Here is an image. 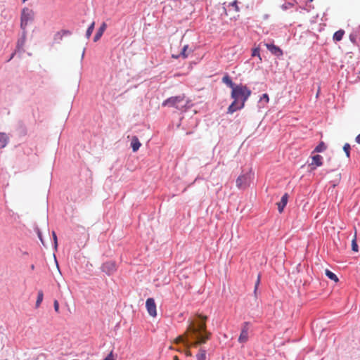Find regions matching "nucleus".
Here are the masks:
<instances>
[{
    "label": "nucleus",
    "instance_id": "nucleus-1",
    "mask_svg": "<svg viewBox=\"0 0 360 360\" xmlns=\"http://www.w3.org/2000/svg\"><path fill=\"white\" fill-rule=\"evenodd\" d=\"M198 318L200 321L191 322L185 334L174 340L176 344L184 343L188 348L196 347L210 338L211 333L206 330L207 316L199 315Z\"/></svg>",
    "mask_w": 360,
    "mask_h": 360
},
{
    "label": "nucleus",
    "instance_id": "nucleus-2",
    "mask_svg": "<svg viewBox=\"0 0 360 360\" xmlns=\"http://www.w3.org/2000/svg\"><path fill=\"white\" fill-rule=\"evenodd\" d=\"M250 95L251 90L245 85L239 84L234 87L231 94L233 101L229 106L227 113L233 114L236 110L243 108Z\"/></svg>",
    "mask_w": 360,
    "mask_h": 360
},
{
    "label": "nucleus",
    "instance_id": "nucleus-3",
    "mask_svg": "<svg viewBox=\"0 0 360 360\" xmlns=\"http://www.w3.org/2000/svg\"><path fill=\"white\" fill-rule=\"evenodd\" d=\"M162 105L163 107L174 108L179 111L185 112L192 106V104L191 101L184 94H181L166 99L162 102Z\"/></svg>",
    "mask_w": 360,
    "mask_h": 360
},
{
    "label": "nucleus",
    "instance_id": "nucleus-4",
    "mask_svg": "<svg viewBox=\"0 0 360 360\" xmlns=\"http://www.w3.org/2000/svg\"><path fill=\"white\" fill-rule=\"evenodd\" d=\"M33 13L29 8H24L21 14V27L25 29L28 22L32 20Z\"/></svg>",
    "mask_w": 360,
    "mask_h": 360
},
{
    "label": "nucleus",
    "instance_id": "nucleus-5",
    "mask_svg": "<svg viewBox=\"0 0 360 360\" xmlns=\"http://www.w3.org/2000/svg\"><path fill=\"white\" fill-rule=\"evenodd\" d=\"M146 307L150 316L155 317L157 316L156 304L153 298H148L146 302Z\"/></svg>",
    "mask_w": 360,
    "mask_h": 360
},
{
    "label": "nucleus",
    "instance_id": "nucleus-6",
    "mask_svg": "<svg viewBox=\"0 0 360 360\" xmlns=\"http://www.w3.org/2000/svg\"><path fill=\"white\" fill-rule=\"evenodd\" d=\"M264 46L272 54L278 57H280L283 54V51L278 46L274 45V44L265 43Z\"/></svg>",
    "mask_w": 360,
    "mask_h": 360
},
{
    "label": "nucleus",
    "instance_id": "nucleus-7",
    "mask_svg": "<svg viewBox=\"0 0 360 360\" xmlns=\"http://www.w3.org/2000/svg\"><path fill=\"white\" fill-rule=\"evenodd\" d=\"M236 186L239 189H242L246 187L248 185V176L246 175H240L236 179Z\"/></svg>",
    "mask_w": 360,
    "mask_h": 360
},
{
    "label": "nucleus",
    "instance_id": "nucleus-8",
    "mask_svg": "<svg viewBox=\"0 0 360 360\" xmlns=\"http://www.w3.org/2000/svg\"><path fill=\"white\" fill-rule=\"evenodd\" d=\"M248 340V328L247 327V323L243 326L242 330L240 332V336L238 338V342L240 343H245Z\"/></svg>",
    "mask_w": 360,
    "mask_h": 360
},
{
    "label": "nucleus",
    "instance_id": "nucleus-9",
    "mask_svg": "<svg viewBox=\"0 0 360 360\" xmlns=\"http://www.w3.org/2000/svg\"><path fill=\"white\" fill-rule=\"evenodd\" d=\"M288 200V194L285 193L282 196L281 201L277 203L278 210L280 213H281L283 211L284 207L287 205Z\"/></svg>",
    "mask_w": 360,
    "mask_h": 360
},
{
    "label": "nucleus",
    "instance_id": "nucleus-10",
    "mask_svg": "<svg viewBox=\"0 0 360 360\" xmlns=\"http://www.w3.org/2000/svg\"><path fill=\"white\" fill-rule=\"evenodd\" d=\"M103 271L110 274L116 270L115 264L113 262H106L102 266Z\"/></svg>",
    "mask_w": 360,
    "mask_h": 360
},
{
    "label": "nucleus",
    "instance_id": "nucleus-11",
    "mask_svg": "<svg viewBox=\"0 0 360 360\" xmlns=\"http://www.w3.org/2000/svg\"><path fill=\"white\" fill-rule=\"evenodd\" d=\"M106 27H107L106 23L103 22L102 25H101V27H99V29L97 30V32L94 37V41L95 42L98 41L101 39L103 32L106 30Z\"/></svg>",
    "mask_w": 360,
    "mask_h": 360
},
{
    "label": "nucleus",
    "instance_id": "nucleus-12",
    "mask_svg": "<svg viewBox=\"0 0 360 360\" xmlns=\"http://www.w3.org/2000/svg\"><path fill=\"white\" fill-rule=\"evenodd\" d=\"M312 162L311 165H315L313 169H315L316 167H320L323 165V157L320 155H315L312 158Z\"/></svg>",
    "mask_w": 360,
    "mask_h": 360
},
{
    "label": "nucleus",
    "instance_id": "nucleus-13",
    "mask_svg": "<svg viewBox=\"0 0 360 360\" xmlns=\"http://www.w3.org/2000/svg\"><path fill=\"white\" fill-rule=\"evenodd\" d=\"M141 143H140L137 136H133L131 138V147L134 152H136L141 147Z\"/></svg>",
    "mask_w": 360,
    "mask_h": 360
},
{
    "label": "nucleus",
    "instance_id": "nucleus-14",
    "mask_svg": "<svg viewBox=\"0 0 360 360\" xmlns=\"http://www.w3.org/2000/svg\"><path fill=\"white\" fill-rule=\"evenodd\" d=\"M8 141V137L6 134L0 132V149L6 147Z\"/></svg>",
    "mask_w": 360,
    "mask_h": 360
},
{
    "label": "nucleus",
    "instance_id": "nucleus-15",
    "mask_svg": "<svg viewBox=\"0 0 360 360\" xmlns=\"http://www.w3.org/2000/svg\"><path fill=\"white\" fill-rule=\"evenodd\" d=\"M222 82L224 84H226L228 86L231 88L232 90L234 89V87L237 86L232 82L231 79L229 75L224 76L222 78Z\"/></svg>",
    "mask_w": 360,
    "mask_h": 360
},
{
    "label": "nucleus",
    "instance_id": "nucleus-16",
    "mask_svg": "<svg viewBox=\"0 0 360 360\" xmlns=\"http://www.w3.org/2000/svg\"><path fill=\"white\" fill-rule=\"evenodd\" d=\"M345 34V31L342 30H340L335 32L333 34V40L336 41H340L342 40L343 36Z\"/></svg>",
    "mask_w": 360,
    "mask_h": 360
},
{
    "label": "nucleus",
    "instance_id": "nucleus-17",
    "mask_svg": "<svg viewBox=\"0 0 360 360\" xmlns=\"http://www.w3.org/2000/svg\"><path fill=\"white\" fill-rule=\"evenodd\" d=\"M197 360H206V350L204 349H200L198 354H196Z\"/></svg>",
    "mask_w": 360,
    "mask_h": 360
},
{
    "label": "nucleus",
    "instance_id": "nucleus-18",
    "mask_svg": "<svg viewBox=\"0 0 360 360\" xmlns=\"http://www.w3.org/2000/svg\"><path fill=\"white\" fill-rule=\"evenodd\" d=\"M326 275L330 279L334 281L335 283L338 282L339 279L338 276L328 269H326Z\"/></svg>",
    "mask_w": 360,
    "mask_h": 360
},
{
    "label": "nucleus",
    "instance_id": "nucleus-19",
    "mask_svg": "<svg viewBox=\"0 0 360 360\" xmlns=\"http://www.w3.org/2000/svg\"><path fill=\"white\" fill-rule=\"evenodd\" d=\"M326 149V146L321 141L314 150L313 153H321Z\"/></svg>",
    "mask_w": 360,
    "mask_h": 360
},
{
    "label": "nucleus",
    "instance_id": "nucleus-20",
    "mask_svg": "<svg viewBox=\"0 0 360 360\" xmlns=\"http://www.w3.org/2000/svg\"><path fill=\"white\" fill-rule=\"evenodd\" d=\"M352 250L354 252H358L359 251L358 245H357V243H356V231H355V233H354V238H353V239L352 240Z\"/></svg>",
    "mask_w": 360,
    "mask_h": 360
},
{
    "label": "nucleus",
    "instance_id": "nucleus-21",
    "mask_svg": "<svg viewBox=\"0 0 360 360\" xmlns=\"http://www.w3.org/2000/svg\"><path fill=\"white\" fill-rule=\"evenodd\" d=\"M43 298H44V294H43L42 290H39L38 295H37V299L36 301V307L37 308L39 307V305L41 304V302L43 301Z\"/></svg>",
    "mask_w": 360,
    "mask_h": 360
},
{
    "label": "nucleus",
    "instance_id": "nucleus-22",
    "mask_svg": "<svg viewBox=\"0 0 360 360\" xmlns=\"http://www.w3.org/2000/svg\"><path fill=\"white\" fill-rule=\"evenodd\" d=\"M95 26V22H92V23L90 25V26L88 27L86 32V38H89L94 31Z\"/></svg>",
    "mask_w": 360,
    "mask_h": 360
},
{
    "label": "nucleus",
    "instance_id": "nucleus-23",
    "mask_svg": "<svg viewBox=\"0 0 360 360\" xmlns=\"http://www.w3.org/2000/svg\"><path fill=\"white\" fill-rule=\"evenodd\" d=\"M188 45L184 46L179 56H182L183 58H186L188 56L187 53Z\"/></svg>",
    "mask_w": 360,
    "mask_h": 360
},
{
    "label": "nucleus",
    "instance_id": "nucleus-24",
    "mask_svg": "<svg viewBox=\"0 0 360 360\" xmlns=\"http://www.w3.org/2000/svg\"><path fill=\"white\" fill-rule=\"evenodd\" d=\"M343 150L345 151L347 158L350 156V145L346 143L343 146Z\"/></svg>",
    "mask_w": 360,
    "mask_h": 360
},
{
    "label": "nucleus",
    "instance_id": "nucleus-25",
    "mask_svg": "<svg viewBox=\"0 0 360 360\" xmlns=\"http://www.w3.org/2000/svg\"><path fill=\"white\" fill-rule=\"evenodd\" d=\"M252 56H253V57L258 56L259 58V60H262V58L260 57V54H259V48H255L252 50Z\"/></svg>",
    "mask_w": 360,
    "mask_h": 360
},
{
    "label": "nucleus",
    "instance_id": "nucleus-26",
    "mask_svg": "<svg viewBox=\"0 0 360 360\" xmlns=\"http://www.w3.org/2000/svg\"><path fill=\"white\" fill-rule=\"evenodd\" d=\"M53 307H54V309H55L56 312L58 313L59 312V303L56 300H54V302H53Z\"/></svg>",
    "mask_w": 360,
    "mask_h": 360
},
{
    "label": "nucleus",
    "instance_id": "nucleus-27",
    "mask_svg": "<svg viewBox=\"0 0 360 360\" xmlns=\"http://www.w3.org/2000/svg\"><path fill=\"white\" fill-rule=\"evenodd\" d=\"M265 101L266 103H268L269 101V98L267 94H264L260 98V101Z\"/></svg>",
    "mask_w": 360,
    "mask_h": 360
},
{
    "label": "nucleus",
    "instance_id": "nucleus-28",
    "mask_svg": "<svg viewBox=\"0 0 360 360\" xmlns=\"http://www.w3.org/2000/svg\"><path fill=\"white\" fill-rule=\"evenodd\" d=\"M230 6H233V7L234 8V9H235V11H239V8H238V5H237V1H233V2L230 4Z\"/></svg>",
    "mask_w": 360,
    "mask_h": 360
},
{
    "label": "nucleus",
    "instance_id": "nucleus-29",
    "mask_svg": "<svg viewBox=\"0 0 360 360\" xmlns=\"http://www.w3.org/2000/svg\"><path fill=\"white\" fill-rule=\"evenodd\" d=\"M52 235H53L55 247H56L58 245V242H57V236H56L55 231L52 232Z\"/></svg>",
    "mask_w": 360,
    "mask_h": 360
},
{
    "label": "nucleus",
    "instance_id": "nucleus-30",
    "mask_svg": "<svg viewBox=\"0 0 360 360\" xmlns=\"http://www.w3.org/2000/svg\"><path fill=\"white\" fill-rule=\"evenodd\" d=\"M104 360H115L112 353L110 352Z\"/></svg>",
    "mask_w": 360,
    "mask_h": 360
},
{
    "label": "nucleus",
    "instance_id": "nucleus-31",
    "mask_svg": "<svg viewBox=\"0 0 360 360\" xmlns=\"http://www.w3.org/2000/svg\"><path fill=\"white\" fill-rule=\"evenodd\" d=\"M186 348H187V349H186V356H192V354H191V352H190V350H189V348H190V347H188H188H186Z\"/></svg>",
    "mask_w": 360,
    "mask_h": 360
},
{
    "label": "nucleus",
    "instance_id": "nucleus-32",
    "mask_svg": "<svg viewBox=\"0 0 360 360\" xmlns=\"http://www.w3.org/2000/svg\"><path fill=\"white\" fill-rule=\"evenodd\" d=\"M38 237L40 239L41 242L42 243V244L44 245V240L41 238V233L40 231H38Z\"/></svg>",
    "mask_w": 360,
    "mask_h": 360
},
{
    "label": "nucleus",
    "instance_id": "nucleus-33",
    "mask_svg": "<svg viewBox=\"0 0 360 360\" xmlns=\"http://www.w3.org/2000/svg\"><path fill=\"white\" fill-rule=\"evenodd\" d=\"M355 140H356V143L360 144V134L359 135H357Z\"/></svg>",
    "mask_w": 360,
    "mask_h": 360
},
{
    "label": "nucleus",
    "instance_id": "nucleus-34",
    "mask_svg": "<svg viewBox=\"0 0 360 360\" xmlns=\"http://www.w3.org/2000/svg\"><path fill=\"white\" fill-rule=\"evenodd\" d=\"M172 58H178L179 57V55H175V54H174V53H172Z\"/></svg>",
    "mask_w": 360,
    "mask_h": 360
},
{
    "label": "nucleus",
    "instance_id": "nucleus-35",
    "mask_svg": "<svg viewBox=\"0 0 360 360\" xmlns=\"http://www.w3.org/2000/svg\"><path fill=\"white\" fill-rule=\"evenodd\" d=\"M259 279H260V276H258L257 281V283H256V287H255V288H257V285H258V284H259Z\"/></svg>",
    "mask_w": 360,
    "mask_h": 360
},
{
    "label": "nucleus",
    "instance_id": "nucleus-36",
    "mask_svg": "<svg viewBox=\"0 0 360 360\" xmlns=\"http://www.w3.org/2000/svg\"><path fill=\"white\" fill-rule=\"evenodd\" d=\"M173 360H179V358L177 356H174L173 358Z\"/></svg>",
    "mask_w": 360,
    "mask_h": 360
}]
</instances>
